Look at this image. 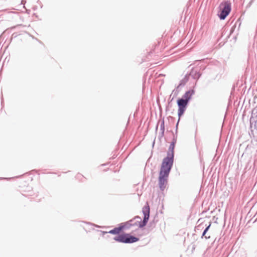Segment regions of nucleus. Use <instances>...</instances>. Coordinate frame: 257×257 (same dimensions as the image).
<instances>
[{
    "mask_svg": "<svg viewBox=\"0 0 257 257\" xmlns=\"http://www.w3.org/2000/svg\"><path fill=\"white\" fill-rule=\"evenodd\" d=\"M175 144L172 143L169 147L167 156L162 162L159 176V185L161 190H164L168 183V178L174 161Z\"/></svg>",
    "mask_w": 257,
    "mask_h": 257,
    "instance_id": "f257e3e1",
    "label": "nucleus"
},
{
    "mask_svg": "<svg viewBox=\"0 0 257 257\" xmlns=\"http://www.w3.org/2000/svg\"><path fill=\"white\" fill-rule=\"evenodd\" d=\"M192 91H188L183 96L182 98L179 99L177 101V104L178 105V115L180 116L182 115L188 104V101L191 99L192 95Z\"/></svg>",
    "mask_w": 257,
    "mask_h": 257,
    "instance_id": "f03ea898",
    "label": "nucleus"
},
{
    "mask_svg": "<svg viewBox=\"0 0 257 257\" xmlns=\"http://www.w3.org/2000/svg\"><path fill=\"white\" fill-rule=\"evenodd\" d=\"M114 239L120 242L131 243L139 241V238L131 235L128 233H119L114 237Z\"/></svg>",
    "mask_w": 257,
    "mask_h": 257,
    "instance_id": "7ed1b4c3",
    "label": "nucleus"
},
{
    "mask_svg": "<svg viewBox=\"0 0 257 257\" xmlns=\"http://www.w3.org/2000/svg\"><path fill=\"white\" fill-rule=\"evenodd\" d=\"M231 11V4L226 1L220 4L218 16L220 20H224Z\"/></svg>",
    "mask_w": 257,
    "mask_h": 257,
    "instance_id": "20e7f679",
    "label": "nucleus"
},
{
    "mask_svg": "<svg viewBox=\"0 0 257 257\" xmlns=\"http://www.w3.org/2000/svg\"><path fill=\"white\" fill-rule=\"evenodd\" d=\"M125 229L129 228L130 226H134L141 227V217L136 216L132 220H130L123 224Z\"/></svg>",
    "mask_w": 257,
    "mask_h": 257,
    "instance_id": "39448f33",
    "label": "nucleus"
},
{
    "mask_svg": "<svg viewBox=\"0 0 257 257\" xmlns=\"http://www.w3.org/2000/svg\"><path fill=\"white\" fill-rule=\"evenodd\" d=\"M143 213L144 214V218L143 221H142V219L141 218V227L145 226L149 220V216H150V207L148 204H147V205L145 206L143 208Z\"/></svg>",
    "mask_w": 257,
    "mask_h": 257,
    "instance_id": "423d86ee",
    "label": "nucleus"
},
{
    "mask_svg": "<svg viewBox=\"0 0 257 257\" xmlns=\"http://www.w3.org/2000/svg\"><path fill=\"white\" fill-rule=\"evenodd\" d=\"M123 229H125V228L123 224L118 227H115L113 229L110 230L108 232V233H109L110 234H117L118 235L119 234L120 232Z\"/></svg>",
    "mask_w": 257,
    "mask_h": 257,
    "instance_id": "0eeeda50",
    "label": "nucleus"
},
{
    "mask_svg": "<svg viewBox=\"0 0 257 257\" xmlns=\"http://www.w3.org/2000/svg\"><path fill=\"white\" fill-rule=\"evenodd\" d=\"M210 225L211 224H210L204 230V231H203V234H202V236H204V237L206 238V239H209L210 238V235L209 234H207V231L208 230L209 227H210Z\"/></svg>",
    "mask_w": 257,
    "mask_h": 257,
    "instance_id": "6e6552de",
    "label": "nucleus"
},
{
    "mask_svg": "<svg viewBox=\"0 0 257 257\" xmlns=\"http://www.w3.org/2000/svg\"><path fill=\"white\" fill-rule=\"evenodd\" d=\"M254 128L257 131V119H256V121L255 122V123H254Z\"/></svg>",
    "mask_w": 257,
    "mask_h": 257,
    "instance_id": "1a4fd4ad",
    "label": "nucleus"
}]
</instances>
